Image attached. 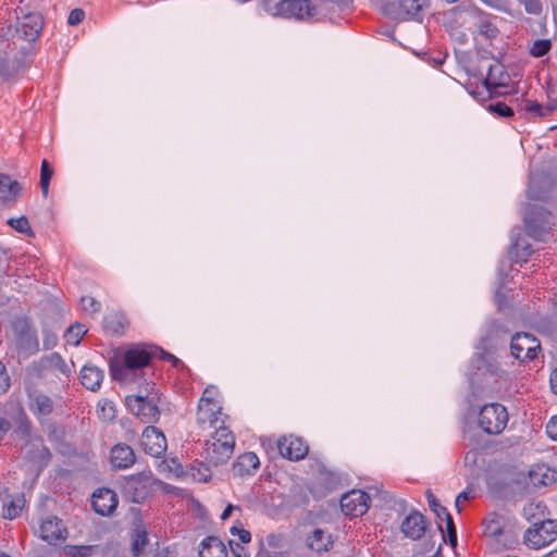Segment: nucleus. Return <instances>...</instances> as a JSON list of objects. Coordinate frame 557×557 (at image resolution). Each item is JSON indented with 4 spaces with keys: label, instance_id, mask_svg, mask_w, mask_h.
Returning <instances> with one entry per match:
<instances>
[{
    "label": "nucleus",
    "instance_id": "35",
    "mask_svg": "<svg viewBox=\"0 0 557 557\" xmlns=\"http://www.w3.org/2000/svg\"><path fill=\"white\" fill-rule=\"evenodd\" d=\"M86 333L87 329L85 325L81 323H74L66 330L64 338L67 344L77 346Z\"/></svg>",
    "mask_w": 557,
    "mask_h": 557
},
{
    "label": "nucleus",
    "instance_id": "31",
    "mask_svg": "<svg viewBox=\"0 0 557 557\" xmlns=\"http://www.w3.org/2000/svg\"><path fill=\"white\" fill-rule=\"evenodd\" d=\"M531 253L532 247L530 244L520 236L513 239L509 249V255L512 259H516V261H525Z\"/></svg>",
    "mask_w": 557,
    "mask_h": 557
},
{
    "label": "nucleus",
    "instance_id": "30",
    "mask_svg": "<svg viewBox=\"0 0 557 557\" xmlns=\"http://www.w3.org/2000/svg\"><path fill=\"white\" fill-rule=\"evenodd\" d=\"M259 465L260 462L258 456L252 451H248L238 457L235 467L238 468L242 474H249L257 470Z\"/></svg>",
    "mask_w": 557,
    "mask_h": 557
},
{
    "label": "nucleus",
    "instance_id": "49",
    "mask_svg": "<svg viewBox=\"0 0 557 557\" xmlns=\"http://www.w3.org/2000/svg\"><path fill=\"white\" fill-rule=\"evenodd\" d=\"M479 28L480 34L488 39L495 38L498 34V29L490 22H482Z\"/></svg>",
    "mask_w": 557,
    "mask_h": 557
},
{
    "label": "nucleus",
    "instance_id": "43",
    "mask_svg": "<svg viewBox=\"0 0 557 557\" xmlns=\"http://www.w3.org/2000/svg\"><path fill=\"white\" fill-rule=\"evenodd\" d=\"M81 306L85 312L90 314L98 313L101 310V304L94 297L83 296L81 298Z\"/></svg>",
    "mask_w": 557,
    "mask_h": 557
},
{
    "label": "nucleus",
    "instance_id": "19",
    "mask_svg": "<svg viewBox=\"0 0 557 557\" xmlns=\"http://www.w3.org/2000/svg\"><path fill=\"white\" fill-rule=\"evenodd\" d=\"M40 537L49 544H55L66 539V528L57 517L45 519L39 527Z\"/></svg>",
    "mask_w": 557,
    "mask_h": 557
},
{
    "label": "nucleus",
    "instance_id": "18",
    "mask_svg": "<svg viewBox=\"0 0 557 557\" xmlns=\"http://www.w3.org/2000/svg\"><path fill=\"white\" fill-rule=\"evenodd\" d=\"M92 508L101 516H110L116 509L119 499L110 488H99L92 494Z\"/></svg>",
    "mask_w": 557,
    "mask_h": 557
},
{
    "label": "nucleus",
    "instance_id": "56",
    "mask_svg": "<svg viewBox=\"0 0 557 557\" xmlns=\"http://www.w3.org/2000/svg\"><path fill=\"white\" fill-rule=\"evenodd\" d=\"M231 532H232V533L237 532V533H238V535H239V540H240L243 543H248V542H250V540H251V534H250V532H249V531H247V530H238L237 528L233 527V528L231 529Z\"/></svg>",
    "mask_w": 557,
    "mask_h": 557
},
{
    "label": "nucleus",
    "instance_id": "29",
    "mask_svg": "<svg viewBox=\"0 0 557 557\" xmlns=\"http://www.w3.org/2000/svg\"><path fill=\"white\" fill-rule=\"evenodd\" d=\"M14 435L18 440L24 441L35 435L32 433V423L22 408H18L17 413L14 418Z\"/></svg>",
    "mask_w": 557,
    "mask_h": 557
},
{
    "label": "nucleus",
    "instance_id": "28",
    "mask_svg": "<svg viewBox=\"0 0 557 557\" xmlns=\"http://www.w3.org/2000/svg\"><path fill=\"white\" fill-rule=\"evenodd\" d=\"M332 543L331 535L321 529H315L307 539L309 548L318 553L329 550Z\"/></svg>",
    "mask_w": 557,
    "mask_h": 557
},
{
    "label": "nucleus",
    "instance_id": "20",
    "mask_svg": "<svg viewBox=\"0 0 557 557\" xmlns=\"http://www.w3.org/2000/svg\"><path fill=\"white\" fill-rule=\"evenodd\" d=\"M426 520L418 511L411 512L401 523V531L411 540H419L426 531Z\"/></svg>",
    "mask_w": 557,
    "mask_h": 557
},
{
    "label": "nucleus",
    "instance_id": "45",
    "mask_svg": "<svg viewBox=\"0 0 557 557\" xmlns=\"http://www.w3.org/2000/svg\"><path fill=\"white\" fill-rule=\"evenodd\" d=\"M529 14L540 15L542 13V2L540 0H518Z\"/></svg>",
    "mask_w": 557,
    "mask_h": 557
},
{
    "label": "nucleus",
    "instance_id": "52",
    "mask_svg": "<svg viewBox=\"0 0 557 557\" xmlns=\"http://www.w3.org/2000/svg\"><path fill=\"white\" fill-rule=\"evenodd\" d=\"M84 17H85V12L82 9H74L70 12L67 23L73 26L78 25L79 23L83 22Z\"/></svg>",
    "mask_w": 557,
    "mask_h": 557
},
{
    "label": "nucleus",
    "instance_id": "61",
    "mask_svg": "<svg viewBox=\"0 0 557 557\" xmlns=\"http://www.w3.org/2000/svg\"><path fill=\"white\" fill-rule=\"evenodd\" d=\"M528 194H529V197L532 198V199H545L544 196H541L536 190H535V185L532 183L530 184L529 186V189H528Z\"/></svg>",
    "mask_w": 557,
    "mask_h": 557
},
{
    "label": "nucleus",
    "instance_id": "44",
    "mask_svg": "<svg viewBox=\"0 0 557 557\" xmlns=\"http://www.w3.org/2000/svg\"><path fill=\"white\" fill-rule=\"evenodd\" d=\"M443 520L445 521V524H446L448 542L454 547L457 545V533H456V528L454 524L453 517L450 516V513H448L441 521H443Z\"/></svg>",
    "mask_w": 557,
    "mask_h": 557
},
{
    "label": "nucleus",
    "instance_id": "46",
    "mask_svg": "<svg viewBox=\"0 0 557 557\" xmlns=\"http://www.w3.org/2000/svg\"><path fill=\"white\" fill-rule=\"evenodd\" d=\"M65 553L71 557H87L91 553L90 546H66Z\"/></svg>",
    "mask_w": 557,
    "mask_h": 557
},
{
    "label": "nucleus",
    "instance_id": "24",
    "mask_svg": "<svg viewBox=\"0 0 557 557\" xmlns=\"http://www.w3.org/2000/svg\"><path fill=\"white\" fill-rule=\"evenodd\" d=\"M103 380V371L98 367L85 364L81 371L82 384L90 391H97Z\"/></svg>",
    "mask_w": 557,
    "mask_h": 557
},
{
    "label": "nucleus",
    "instance_id": "42",
    "mask_svg": "<svg viewBox=\"0 0 557 557\" xmlns=\"http://www.w3.org/2000/svg\"><path fill=\"white\" fill-rule=\"evenodd\" d=\"M8 223L18 233L33 235L29 222L26 216L10 219Z\"/></svg>",
    "mask_w": 557,
    "mask_h": 557
},
{
    "label": "nucleus",
    "instance_id": "32",
    "mask_svg": "<svg viewBox=\"0 0 557 557\" xmlns=\"http://www.w3.org/2000/svg\"><path fill=\"white\" fill-rule=\"evenodd\" d=\"M545 509L546 507L543 505V503H530L524 506L523 508V516L524 518L530 521H543L545 520Z\"/></svg>",
    "mask_w": 557,
    "mask_h": 557
},
{
    "label": "nucleus",
    "instance_id": "16",
    "mask_svg": "<svg viewBox=\"0 0 557 557\" xmlns=\"http://www.w3.org/2000/svg\"><path fill=\"white\" fill-rule=\"evenodd\" d=\"M423 0H395L387 2L383 10L386 15L395 20L412 17L422 9Z\"/></svg>",
    "mask_w": 557,
    "mask_h": 557
},
{
    "label": "nucleus",
    "instance_id": "51",
    "mask_svg": "<svg viewBox=\"0 0 557 557\" xmlns=\"http://www.w3.org/2000/svg\"><path fill=\"white\" fill-rule=\"evenodd\" d=\"M525 112L534 114L536 116H543L544 106L536 101L528 100L524 107Z\"/></svg>",
    "mask_w": 557,
    "mask_h": 557
},
{
    "label": "nucleus",
    "instance_id": "26",
    "mask_svg": "<svg viewBox=\"0 0 557 557\" xmlns=\"http://www.w3.org/2000/svg\"><path fill=\"white\" fill-rule=\"evenodd\" d=\"M200 557H227L223 542L215 536H208L201 542Z\"/></svg>",
    "mask_w": 557,
    "mask_h": 557
},
{
    "label": "nucleus",
    "instance_id": "40",
    "mask_svg": "<svg viewBox=\"0 0 557 557\" xmlns=\"http://www.w3.org/2000/svg\"><path fill=\"white\" fill-rule=\"evenodd\" d=\"M552 49V41L549 39H537L530 48L531 55L541 58Z\"/></svg>",
    "mask_w": 557,
    "mask_h": 557
},
{
    "label": "nucleus",
    "instance_id": "33",
    "mask_svg": "<svg viewBox=\"0 0 557 557\" xmlns=\"http://www.w3.org/2000/svg\"><path fill=\"white\" fill-rule=\"evenodd\" d=\"M25 505L24 496H17L10 502H5L3 506V517L5 519H15Z\"/></svg>",
    "mask_w": 557,
    "mask_h": 557
},
{
    "label": "nucleus",
    "instance_id": "63",
    "mask_svg": "<svg viewBox=\"0 0 557 557\" xmlns=\"http://www.w3.org/2000/svg\"><path fill=\"white\" fill-rule=\"evenodd\" d=\"M550 387L554 394L557 395V368L550 374Z\"/></svg>",
    "mask_w": 557,
    "mask_h": 557
},
{
    "label": "nucleus",
    "instance_id": "7",
    "mask_svg": "<svg viewBox=\"0 0 557 557\" xmlns=\"http://www.w3.org/2000/svg\"><path fill=\"white\" fill-rule=\"evenodd\" d=\"M557 539V521L546 519L534 521L533 527L524 533L523 541L527 546L540 549Z\"/></svg>",
    "mask_w": 557,
    "mask_h": 557
},
{
    "label": "nucleus",
    "instance_id": "8",
    "mask_svg": "<svg viewBox=\"0 0 557 557\" xmlns=\"http://www.w3.org/2000/svg\"><path fill=\"white\" fill-rule=\"evenodd\" d=\"M16 349L20 355L28 357L39 350L36 331L26 319H16L12 324Z\"/></svg>",
    "mask_w": 557,
    "mask_h": 557
},
{
    "label": "nucleus",
    "instance_id": "58",
    "mask_svg": "<svg viewBox=\"0 0 557 557\" xmlns=\"http://www.w3.org/2000/svg\"><path fill=\"white\" fill-rule=\"evenodd\" d=\"M11 423L4 418L0 417V441L4 437V435L9 432L11 429Z\"/></svg>",
    "mask_w": 557,
    "mask_h": 557
},
{
    "label": "nucleus",
    "instance_id": "15",
    "mask_svg": "<svg viewBox=\"0 0 557 557\" xmlns=\"http://www.w3.org/2000/svg\"><path fill=\"white\" fill-rule=\"evenodd\" d=\"M23 442L21 453L26 459L40 465H47L50 461L51 453L44 444V440L40 435H34Z\"/></svg>",
    "mask_w": 557,
    "mask_h": 557
},
{
    "label": "nucleus",
    "instance_id": "60",
    "mask_svg": "<svg viewBox=\"0 0 557 557\" xmlns=\"http://www.w3.org/2000/svg\"><path fill=\"white\" fill-rule=\"evenodd\" d=\"M556 109H557V100H553V101L548 102L546 106H544L543 116H547Z\"/></svg>",
    "mask_w": 557,
    "mask_h": 557
},
{
    "label": "nucleus",
    "instance_id": "4",
    "mask_svg": "<svg viewBox=\"0 0 557 557\" xmlns=\"http://www.w3.org/2000/svg\"><path fill=\"white\" fill-rule=\"evenodd\" d=\"M227 416L222 412V407L213 398L202 395L198 403L196 422L200 430L215 432L216 428L225 425Z\"/></svg>",
    "mask_w": 557,
    "mask_h": 557
},
{
    "label": "nucleus",
    "instance_id": "3",
    "mask_svg": "<svg viewBox=\"0 0 557 557\" xmlns=\"http://www.w3.org/2000/svg\"><path fill=\"white\" fill-rule=\"evenodd\" d=\"M158 401L159 395L154 391V385L146 394L128 395L125 398L128 410L143 423H156L159 420Z\"/></svg>",
    "mask_w": 557,
    "mask_h": 557
},
{
    "label": "nucleus",
    "instance_id": "34",
    "mask_svg": "<svg viewBox=\"0 0 557 557\" xmlns=\"http://www.w3.org/2000/svg\"><path fill=\"white\" fill-rule=\"evenodd\" d=\"M503 67L499 64L491 65L485 78V85L488 89L504 86L506 83L503 79Z\"/></svg>",
    "mask_w": 557,
    "mask_h": 557
},
{
    "label": "nucleus",
    "instance_id": "36",
    "mask_svg": "<svg viewBox=\"0 0 557 557\" xmlns=\"http://www.w3.org/2000/svg\"><path fill=\"white\" fill-rule=\"evenodd\" d=\"M149 543L148 534L143 529H137L133 535L132 553L135 557H139L144 554L145 547Z\"/></svg>",
    "mask_w": 557,
    "mask_h": 557
},
{
    "label": "nucleus",
    "instance_id": "57",
    "mask_svg": "<svg viewBox=\"0 0 557 557\" xmlns=\"http://www.w3.org/2000/svg\"><path fill=\"white\" fill-rule=\"evenodd\" d=\"M57 344V335L55 334H46L44 339V347L46 349H51Z\"/></svg>",
    "mask_w": 557,
    "mask_h": 557
},
{
    "label": "nucleus",
    "instance_id": "12",
    "mask_svg": "<svg viewBox=\"0 0 557 557\" xmlns=\"http://www.w3.org/2000/svg\"><path fill=\"white\" fill-rule=\"evenodd\" d=\"M141 447L146 454L160 458L166 450V438L156 426L148 425L141 435Z\"/></svg>",
    "mask_w": 557,
    "mask_h": 557
},
{
    "label": "nucleus",
    "instance_id": "2",
    "mask_svg": "<svg viewBox=\"0 0 557 557\" xmlns=\"http://www.w3.org/2000/svg\"><path fill=\"white\" fill-rule=\"evenodd\" d=\"M210 435L211 438L206 442V458L213 466L223 465L233 455L235 436L226 425L216 428Z\"/></svg>",
    "mask_w": 557,
    "mask_h": 557
},
{
    "label": "nucleus",
    "instance_id": "59",
    "mask_svg": "<svg viewBox=\"0 0 557 557\" xmlns=\"http://www.w3.org/2000/svg\"><path fill=\"white\" fill-rule=\"evenodd\" d=\"M230 544H232V542H230ZM231 547L236 557H249V554L239 544H236L235 547H233V545H231Z\"/></svg>",
    "mask_w": 557,
    "mask_h": 557
},
{
    "label": "nucleus",
    "instance_id": "13",
    "mask_svg": "<svg viewBox=\"0 0 557 557\" xmlns=\"http://www.w3.org/2000/svg\"><path fill=\"white\" fill-rule=\"evenodd\" d=\"M151 482V475L144 473L133 475L125 482L124 492L133 503L139 504L150 494Z\"/></svg>",
    "mask_w": 557,
    "mask_h": 557
},
{
    "label": "nucleus",
    "instance_id": "62",
    "mask_svg": "<svg viewBox=\"0 0 557 557\" xmlns=\"http://www.w3.org/2000/svg\"><path fill=\"white\" fill-rule=\"evenodd\" d=\"M548 471H549V469L546 468L545 472L542 473L543 479L539 481L541 484L547 485L555 480L554 473H552V475H548L547 474Z\"/></svg>",
    "mask_w": 557,
    "mask_h": 557
},
{
    "label": "nucleus",
    "instance_id": "54",
    "mask_svg": "<svg viewBox=\"0 0 557 557\" xmlns=\"http://www.w3.org/2000/svg\"><path fill=\"white\" fill-rule=\"evenodd\" d=\"M471 497H472L471 492H467V491L461 492V493L457 496L456 502H455V506H456V508H457L458 512H460V511H461V508H462V507H461V504H462L463 502H466V500H469Z\"/></svg>",
    "mask_w": 557,
    "mask_h": 557
},
{
    "label": "nucleus",
    "instance_id": "1",
    "mask_svg": "<svg viewBox=\"0 0 557 557\" xmlns=\"http://www.w3.org/2000/svg\"><path fill=\"white\" fill-rule=\"evenodd\" d=\"M163 354L160 347L147 344H134L119 350L110 360L112 379L120 383H132L152 359Z\"/></svg>",
    "mask_w": 557,
    "mask_h": 557
},
{
    "label": "nucleus",
    "instance_id": "21",
    "mask_svg": "<svg viewBox=\"0 0 557 557\" xmlns=\"http://www.w3.org/2000/svg\"><path fill=\"white\" fill-rule=\"evenodd\" d=\"M22 186L17 181L9 175L0 173V202L5 206H12L16 202L22 193Z\"/></svg>",
    "mask_w": 557,
    "mask_h": 557
},
{
    "label": "nucleus",
    "instance_id": "53",
    "mask_svg": "<svg viewBox=\"0 0 557 557\" xmlns=\"http://www.w3.org/2000/svg\"><path fill=\"white\" fill-rule=\"evenodd\" d=\"M546 432L552 440L557 441V416L548 421Z\"/></svg>",
    "mask_w": 557,
    "mask_h": 557
},
{
    "label": "nucleus",
    "instance_id": "39",
    "mask_svg": "<svg viewBox=\"0 0 557 557\" xmlns=\"http://www.w3.org/2000/svg\"><path fill=\"white\" fill-rule=\"evenodd\" d=\"M98 416L103 421H112L116 417V408L113 401L103 400L98 404Z\"/></svg>",
    "mask_w": 557,
    "mask_h": 557
},
{
    "label": "nucleus",
    "instance_id": "17",
    "mask_svg": "<svg viewBox=\"0 0 557 557\" xmlns=\"http://www.w3.org/2000/svg\"><path fill=\"white\" fill-rule=\"evenodd\" d=\"M42 28V17L38 13H28L17 21L16 34L21 39L34 41Z\"/></svg>",
    "mask_w": 557,
    "mask_h": 557
},
{
    "label": "nucleus",
    "instance_id": "47",
    "mask_svg": "<svg viewBox=\"0 0 557 557\" xmlns=\"http://www.w3.org/2000/svg\"><path fill=\"white\" fill-rule=\"evenodd\" d=\"M191 476L199 482H208L211 478V471L208 466L200 465L199 468L193 470Z\"/></svg>",
    "mask_w": 557,
    "mask_h": 557
},
{
    "label": "nucleus",
    "instance_id": "9",
    "mask_svg": "<svg viewBox=\"0 0 557 557\" xmlns=\"http://www.w3.org/2000/svg\"><path fill=\"white\" fill-rule=\"evenodd\" d=\"M511 355L520 360H533L541 350L540 341L529 333H517L510 343Z\"/></svg>",
    "mask_w": 557,
    "mask_h": 557
},
{
    "label": "nucleus",
    "instance_id": "64",
    "mask_svg": "<svg viewBox=\"0 0 557 557\" xmlns=\"http://www.w3.org/2000/svg\"><path fill=\"white\" fill-rule=\"evenodd\" d=\"M256 557H280L276 553H271L269 550L259 552Z\"/></svg>",
    "mask_w": 557,
    "mask_h": 557
},
{
    "label": "nucleus",
    "instance_id": "10",
    "mask_svg": "<svg viewBox=\"0 0 557 557\" xmlns=\"http://www.w3.org/2000/svg\"><path fill=\"white\" fill-rule=\"evenodd\" d=\"M275 14L286 18L305 20L315 15V8L310 0H281L276 4Z\"/></svg>",
    "mask_w": 557,
    "mask_h": 557
},
{
    "label": "nucleus",
    "instance_id": "27",
    "mask_svg": "<svg viewBox=\"0 0 557 557\" xmlns=\"http://www.w3.org/2000/svg\"><path fill=\"white\" fill-rule=\"evenodd\" d=\"M30 409L35 414L49 416L53 411V401L45 394L34 393L30 395Z\"/></svg>",
    "mask_w": 557,
    "mask_h": 557
},
{
    "label": "nucleus",
    "instance_id": "23",
    "mask_svg": "<svg viewBox=\"0 0 557 557\" xmlns=\"http://www.w3.org/2000/svg\"><path fill=\"white\" fill-rule=\"evenodd\" d=\"M128 320L123 312L116 311L107 314L103 319L104 331L114 336H121L128 327Z\"/></svg>",
    "mask_w": 557,
    "mask_h": 557
},
{
    "label": "nucleus",
    "instance_id": "37",
    "mask_svg": "<svg viewBox=\"0 0 557 557\" xmlns=\"http://www.w3.org/2000/svg\"><path fill=\"white\" fill-rule=\"evenodd\" d=\"M49 368L59 371L63 375H69L72 370L71 367L64 361V359L58 354L53 352L47 358Z\"/></svg>",
    "mask_w": 557,
    "mask_h": 557
},
{
    "label": "nucleus",
    "instance_id": "48",
    "mask_svg": "<svg viewBox=\"0 0 557 557\" xmlns=\"http://www.w3.org/2000/svg\"><path fill=\"white\" fill-rule=\"evenodd\" d=\"M488 110L491 112L496 113L499 116H511L513 115V111L510 107H508L504 102H496L495 104H490Z\"/></svg>",
    "mask_w": 557,
    "mask_h": 557
},
{
    "label": "nucleus",
    "instance_id": "22",
    "mask_svg": "<svg viewBox=\"0 0 557 557\" xmlns=\"http://www.w3.org/2000/svg\"><path fill=\"white\" fill-rule=\"evenodd\" d=\"M136 460L133 448L126 444H116L111 449V463L116 469H126Z\"/></svg>",
    "mask_w": 557,
    "mask_h": 557
},
{
    "label": "nucleus",
    "instance_id": "5",
    "mask_svg": "<svg viewBox=\"0 0 557 557\" xmlns=\"http://www.w3.org/2000/svg\"><path fill=\"white\" fill-rule=\"evenodd\" d=\"M523 221L528 235L537 240H543L554 224L552 213L536 205L525 207Z\"/></svg>",
    "mask_w": 557,
    "mask_h": 557
},
{
    "label": "nucleus",
    "instance_id": "55",
    "mask_svg": "<svg viewBox=\"0 0 557 557\" xmlns=\"http://www.w3.org/2000/svg\"><path fill=\"white\" fill-rule=\"evenodd\" d=\"M158 358L171 361L174 367H184L183 362L178 358L169 352H165L164 350L163 354H161Z\"/></svg>",
    "mask_w": 557,
    "mask_h": 557
},
{
    "label": "nucleus",
    "instance_id": "11",
    "mask_svg": "<svg viewBox=\"0 0 557 557\" xmlns=\"http://www.w3.org/2000/svg\"><path fill=\"white\" fill-rule=\"evenodd\" d=\"M369 495L360 490H352L341 498V509L344 515L361 517L369 509Z\"/></svg>",
    "mask_w": 557,
    "mask_h": 557
},
{
    "label": "nucleus",
    "instance_id": "41",
    "mask_svg": "<svg viewBox=\"0 0 557 557\" xmlns=\"http://www.w3.org/2000/svg\"><path fill=\"white\" fill-rule=\"evenodd\" d=\"M426 498L431 510L436 515V517L440 520H442L446 515L449 513L447 509L440 504L438 499L431 491L426 492Z\"/></svg>",
    "mask_w": 557,
    "mask_h": 557
},
{
    "label": "nucleus",
    "instance_id": "14",
    "mask_svg": "<svg viewBox=\"0 0 557 557\" xmlns=\"http://www.w3.org/2000/svg\"><path fill=\"white\" fill-rule=\"evenodd\" d=\"M277 449L282 457L298 461L308 455L309 446L301 437L289 435L277 441Z\"/></svg>",
    "mask_w": 557,
    "mask_h": 557
},
{
    "label": "nucleus",
    "instance_id": "38",
    "mask_svg": "<svg viewBox=\"0 0 557 557\" xmlns=\"http://www.w3.org/2000/svg\"><path fill=\"white\" fill-rule=\"evenodd\" d=\"M53 175V170L49 165L47 160H42L41 162V169H40V188L42 191V195L47 197L49 191V184L51 181V177Z\"/></svg>",
    "mask_w": 557,
    "mask_h": 557
},
{
    "label": "nucleus",
    "instance_id": "25",
    "mask_svg": "<svg viewBox=\"0 0 557 557\" xmlns=\"http://www.w3.org/2000/svg\"><path fill=\"white\" fill-rule=\"evenodd\" d=\"M483 531L486 537L498 541L504 534V518L495 512L488 513L483 520Z\"/></svg>",
    "mask_w": 557,
    "mask_h": 557
},
{
    "label": "nucleus",
    "instance_id": "50",
    "mask_svg": "<svg viewBox=\"0 0 557 557\" xmlns=\"http://www.w3.org/2000/svg\"><path fill=\"white\" fill-rule=\"evenodd\" d=\"M10 384V376L5 366L0 361V394L8 392Z\"/></svg>",
    "mask_w": 557,
    "mask_h": 557
},
{
    "label": "nucleus",
    "instance_id": "6",
    "mask_svg": "<svg viewBox=\"0 0 557 557\" xmlns=\"http://www.w3.org/2000/svg\"><path fill=\"white\" fill-rule=\"evenodd\" d=\"M507 423V409L498 403L486 404L479 411L478 425L486 434H500L505 430Z\"/></svg>",
    "mask_w": 557,
    "mask_h": 557
}]
</instances>
